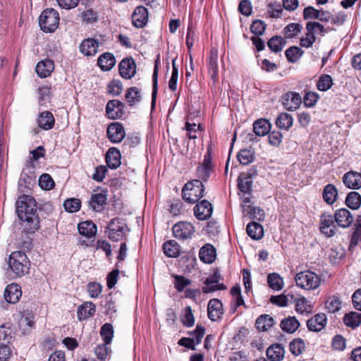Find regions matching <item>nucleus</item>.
Instances as JSON below:
<instances>
[{
	"instance_id": "40",
	"label": "nucleus",
	"mask_w": 361,
	"mask_h": 361,
	"mask_svg": "<svg viewBox=\"0 0 361 361\" xmlns=\"http://www.w3.org/2000/svg\"><path fill=\"white\" fill-rule=\"evenodd\" d=\"M293 123V118L291 115L287 113L280 114L276 120V125L280 129L288 130Z\"/></svg>"
},
{
	"instance_id": "33",
	"label": "nucleus",
	"mask_w": 361,
	"mask_h": 361,
	"mask_svg": "<svg viewBox=\"0 0 361 361\" xmlns=\"http://www.w3.org/2000/svg\"><path fill=\"white\" fill-rule=\"evenodd\" d=\"M37 123L38 126L44 130H50L54 127L55 120L51 112L45 111L40 114Z\"/></svg>"
},
{
	"instance_id": "5",
	"label": "nucleus",
	"mask_w": 361,
	"mask_h": 361,
	"mask_svg": "<svg viewBox=\"0 0 361 361\" xmlns=\"http://www.w3.org/2000/svg\"><path fill=\"white\" fill-rule=\"evenodd\" d=\"M295 281L298 286L307 290L317 289L321 283L319 276L310 271L298 273L295 276Z\"/></svg>"
},
{
	"instance_id": "51",
	"label": "nucleus",
	"mask_w": 361,
	"mask_h": 361,
	"mask_svg": "<svg viewBox=\"0 0 361 361\" xmlns=\"http://www.w3.org/2000/svg\"><path fill=\"white\" fill-rule=\"evenodd\" d=\"M302 28L299 23H290L285 27L283 34L286 38H293L301 32Z\"/></svg>"
},
{
	"instance_id": "56",
	"label": "nucleus",
	"mask_w": 361,
	"mask_h": 361,
	"mask_svg": "<svg viewBox=\"0 0 361 361\" xmlns=\"http://www.w3.org/2000/svg\"><path fill=\"white\" fill-rule=\"evenodd\" d=\"M333 80L329 75H322L319 77L317 87L321 91H326L331 87Z\"/></svg>"
},
{
	"instance_id": "50",
	"label": "nucleus",
	"mask_w": 361,
	"mask_h": 361,
	"mask_svg": "<svg viewBox=\"0 0 361 361\" xmlns=\"http://www.w3.org/2000/svg\"><path fill=\"white\" fill-rule=\"evenodd\" d=\"M312 29V28L311 25H306L307 32L305 33V36L302 37L300 40V45L302 47H311L316 41V37L312 35V32L311 31Z\"/></svg>"
},
{
	"instance_id": "24",
	"label": "nucleus",
	"mask_w": 361,
	"mask_h": 361,
	"mask_svg": "<svg viewBox=\"0 0 361 361\" xmlns=\"http://www.w3.org/2000/svg\"><path fill=\"white\" fill-rule=\"evenodd\" d=\"M95 305L92 302H85L80 305L77 310L78 318L80 321L85 320L94 314Z\"/></svg>"
},
{
	"instance_id": "21",
	"label": "nucleus",
	"mask_w": 361,
	"mask_h": 361,
	"mask_svg": "<svg viewBox=\"0 0 361 361\" xmlns=\"http://www.w3.org/2000/svg\"><path fill=\"white\" fill-rule=\"evenodd\" d=\"M326 324V316L324 313H319L314 315L307 321V326L309 330L312 331H319L324 328Z\"/></svg>"
},
{
	"instance_id": "44",
	"label": "nucleus",
	"mask_w": 361,
	"mask_h": 361,
	"mask_svg": "<svg viewBox=\"0 0 361 361\" xmlns=\"http://www.w3.org/2000/svg\"><path fill=\"white\" fill-rule=\"evenodd\" d=\"M337 195V190L334 185L328 184L324 187L323 198L326 203L329 204H333L336 201Z\"/></svg>"
},
{
	"instance_id": "41",
	"label": "nucleus",
	"mask_w": 361,
	"mask_h": 361,
	"mask_svg": "<svg viewBox=\"0 0 361 361\" xmlns=\"http://www.w3.org/2000/svg\"><path fill=\"white\" fill-rule=\"evenodd\" d=\"M252 181L250 177L245 173H240L238 178V187L244 194H249L251 191Z\"/></svg>"
},
{
	"instance_id": "30",
	"label": "nucleus",
	"mask_w": 361,
	"mask_h": 361,
	"mask_svg": "<svg viewBox=\"0 0 361 361\" xmlns=\"http://www.w3.org/2000/svg\"><path fill=\"white\" fill-rule=\"evenodd\" d=\"M199 255L202 261L211 264L216 259V250L212 245L207 244L200 249Z\"/></svg>"
},
{
	"instance_id": "49",
	"label": "nucleus",
	"mask_w": 361,
	"mask_h": 361,
	"mask_svg": "<svg viewBox=\"0 0 361 361\" xmlns=\"http://www.w3.org/2000/svg\"><path fill=\"white\" fill-rule=\"evenodd\" d=\"M325 305L329 312L334 313L341 310V301L337 296L332 295L327 298Z\"/></svg>"
},
{
	"instance_id": "53",
	"label": "nucleus",
	"mask_w": 361,
	"mask_h": 361,
	"mask_svg": "<svg viewBox=\"0 0 361 361\" xmlns=\"http://www.w3.org/2000/svg\"><path fill=\"white\" fill-rule=\"evenodd\" d=\"M303 51L298 47L293 46L289 47L285 52L288 61L295 62L302 55Z\"/></svg>"
},
{
	"instance_id": "26",
	"label": "nucleus",
	"mask_w": 361,
	"mask_h": 361,
	"mask_svg": "<svg viewBox=\"0 0 361 361\" xmlns=\"http://www.w3.org/2000/svg\"><path fill=\"white\" fill-rule=\"evenodd\" d=\"M35 69L36 73L40 78H47L54 71V64L51 60H42L37 64Z\"/></svg>"
},
{
	"instance_id": "57",
	"label": "nucleus",
	"mask_w": 361,
	"mask_h": 361,
	"mask_svg": "<svg viewBox=\"0 0 361 361\" xmlns=\"http://www.w3.org/2000/svg\"><path fill=\"white\" fill-rule=\"evenodd\" d=\"M39 185L43 190H49L54 188V182L48 173H43L39 178Z\"/></svg>"
},
{
	"instance_id": "58",
	"label": "nucleus",
	"mask_w": 361,
	"mask_h": 361,
	"mask_svg": "<svg viewBox=\"0 0 361 361\" xmlns=\"http://www.w3.org/2000/svg\"><path fill=\"white\" fill-rule=\"evenodd\" d=\"M13 338L12 331L5 325L0 326V344L8 345Z\"/></svg>"
},
{
	"instance_id": "55",
	"label": "nucleus",
	"mask_w": 361,
	"mask_h": 361,
	"mask_svg": "<svg viewBox=\"0 0 361 361\" xmlns=\"http://www.w3.org/2000/svg\"><path fill=\"white\" fill-rule=\"evenodd\" d=\"M289 348L293 355H299L305 348V342L301 338L294 339L290 343Z\"/></svg>"
},
{
	"instance_id": "61",
	"label": "nucleus",
	"mask_w": 361,
	"mask_h": 361,
	"mask_svg": "<svg viewBox=\"0 0 361 361\" xmlns=\"http://www.w3.org/2000/svg\"><path fill=\"white\" fill-rule=\"evenodd\" d=\"M251 31L256 35H262L266 29V24L260 20H254L250 27Z\"/></svg>"
},
{
	"instance_id": "12",
	"label": "nucleus",
	"mask_w": 361,
	"mask_h": 361,
	"mask_svg": "<svg viewBox=\"0 0 361 361\" xmlns=\"http://www.w3.org/2000/svg\"><path fill=\"white\" fill-rule=\"evenodd\" d=\"M119 73L126 79H130L136 73V65L132 57L123 59L119 63Z\"/></svg>"
},
{
	"instance_id": "3",
	"label": "nucleus",
	"mask_w": 361,
	"mask_h": 361,
	"mask_svg": "<svg viewBox=\"0 0 361 361\" xmlns=\"http://www.w3.org/2000/svg\"><path fill=\"white\" fill-rule=\"evenodd\" d=\"M204 187L201 180L195 179L187 183L182 190L183 199L195 204L204 196Z\"/></svg>"
},
{
	"instance_id": "38",
	"label": "nucleus",
	"mask_w": 361,
	"mask_h": 361,
	"mask_svg": "<svg viewBox=\"0 0 361 361\" xmlns=\"http://www.w3.org/2000/svg\"><path fill=\"white\" fill-rule=\"evenodd\" d=\"M274 324V319L271 316L262 314L257 319L255 326L259 331H265L270 329Z\"/></svg>"
},
{
	"instance_id": "29",
	"label": "nucleus",
	"mask_w": 361,
	"mask_h": 361,
	"mask_svg": "<svg viewBox=\"0 0 361 361\" xmlns=\"http://www.w3.org/2000/svg\"><path fill=\"white\" fill-rule=\"evenodd\" d=\"M285 350L281 344H274L267 350V356L270 361H281L283 359Z\"/></svg>"
},
{
	"instance_id": "1",
	"label": "nucleus",
	"mask_w": 361,
	"mask_h": 361,
	"mask_svg": "<svg viewBox=\"0 0 361 361\" xmlns=\"http://www.w3.org/2000/svg\"><path fill=\"white\" fill-rule=\"evenodd\" d=\"M16 213L19 219L23 221L31 222L36 212L35 200L29 195L18 197L16 202Z\"/></svg>"
},
{
	"instance_id": "39",
	"label": "nucleus",
	"mask_w": 361,
	"mask_h": 361,
	"mask_svg": "<svg viewBox=\"0 0 361 361\" xmlns=\"http://www.w3.org/2000/svg\"><path fill=\"white\" fill-rule=\"evenodd\" d=\"M271 125L266 119H259L253 123V131L257 136H264L270 130Z\"/></svg>"
},
{
	"instance_id": "14",
	"label": "nucleus",
	"mask_w": 361,
	"mask_h": 361,
	"mask_svg": "<svg viewBox=\"0 0 361 361\" xmlns=\"http://www.w3.org/2000/svg\"><path fill=\"white\" fill-rule=\"evenodd\" d=\"M302 102L300 95L295 92H288L282 97V104L288 111L296 110Z\"/></svg>"
},
{
	"instance_id": "8",
	"label": "nucleus",
	"mask_w": 361,
	"mask_h": 361,
	"mask_svg": "<svg viewBox=\"0 0 361 361\" xmlns=\"http://www.w3.org/2000/svg\"><path fill=\"white\" fill-rule=\"evenodd\" d=\"M195 232V228L189 222H178L173 227V233L176 238L185 240L190 238Z\"/></svg>"
},
{
	"instance_id": "31",
	"label": "nucleus",
	"mask_w": 361,
	"mask_h": 361,
	"mask_svg": "<svg viewBox=\"0 0 361 361\" xmlns=\"http://www.w3.org/2000/svg\"><path fill=\"white\" fill-rule=\"evenodd\" d=\"M115 63L116 59L114 56L109 52L102 54L97 61L98 66L104 71L111 70L114 66Z\"/></svg>"
},
{
	"instance_id": "42",
	"label": "nucleus",
	"mask_w": 361,
	"mask_h": 361,
	"mask_svg": "<svg viewBox=\"0 0 361 361\" xmlns=\"http://www.w3.org/2000/svg\"><path fill=\"white\" fill-rule=\"evenodd\" d=\"M343 322L353 329L357 327L361 323V313L351 312L346 314L343 317Z\"/></svg>"
},
{
	"instance_id": "60",
	"label": "nucleus",
	"mask_w": 361,
	"mask_h": 361,
	"mask_svg": "<svg viewBox=\"0 0 361 361\" xmlns=\"http://www.w3.org/2000/svg\"><path fill=\"white\" fill-rule=\"evenodd\" d=\"M289 297L292 299L293 298V295H280L276 296H271L270 298V302L273 304L277 305L280 307L287 306L289 302Z\"/></svg>"
},
{
	"instance_id": "2",
	"label": "nucleus",
	"mask_w": 361,
	"mask_h": 361,
	"mask_svg": "<svg viewBox=\"0 0 361 361\" xmlns=\"http://www.w3.org/2000/svg\"><path fill=\"white\" fill-rule=\"evenodd\" d=\"M30 265V261L24 252L16 251L11 254L8 266L16 276L20 277L28 274Z\"/></svg>"
},
{
	"instance_id": "63",
	"label": "nucleus",
	"mask_w": 361,
	"mask_h": 361,
	"mask_svg": "<svg viewBox=\"0 0 361 361\" xmlns=\"http://www.w3.org/2000/svg\"><path fill=\"white\" fill-rule=\"evenodd\" d=\"M190 284V281L182 276H176L174 286L178 292H181L184 288Z\"/></svg>"
},
{
	"instance_id": "28",
	"label": "nucleus",
	"mask_w": 361,
	"mask_h": 361,
	"mask_svg": "<svg viewBox=\"0 0 361 361\" xmlns=\"http://www.w3.org/2000/svg\"><path fill=\"white\" fill-rule=\"evenodd\" d=\"M106 195L103 192L93 194L89 201V205L94 212H101L106 204Z\"/></svg>"
},
{
	"instance_id": "15",
	"label": "nucleus",
	"mask_w": 361,
	"mask_h": 361,
	"mask_svg": "<svg viewBox=\"0 0 361 361\" xmlns=\"http://www.w3.org/2000/svg\"><path fill=\"white\" fill-rule=\"evenodd\" d=\"M212 171V156L208 151L204 155L203 162L197 169V176L202 180L206 181L210 176Z\"/></svg>"
},
{
	"instance_id": "45",
	"label": "nucleus",
	"mask_w": 361,
	"mask_h": 361,
	"mask_svg": "<svg viewBox=\"0 0 361 361\" xmlns=\"http://www.w3.org/2000/svg\"><path fill=\"white\" fill-rule=\"evenodd\" d=\"M267 283L269 286L274 290H280L283 286V279L276 273H272L268 275Z\"/></svg>"
},
{
	"instance_id": "47",
	"label": "nucleus",
	"mask_w": 361,
	"mask_h": 361,
	"mask_svg": "<svg viewBox=\"0 0 361 361\" xmlns=\"http://www.w3.org/2000/svg\"><path fill=\"white\" fill-rule=\"evenodd\" d=\"M285 44L284 39L278 35L272 37L267 42L269 48L275 53L281 51Z\"/></svg>"
},
{
	"instance_id": "59",
	"label": "nucleus",
	"mask_w": 361,
	"mask_h": 361,
	"mask_svg": "<svg viewBox=\"0 0 361 361\" xmlns=\"http://www.w3.org/2000/svg\"><path fill=\"white\" fill-rule=\"evenodd\" d=\"M238 159L241 164L247 165L253 161V154L248 149H242L238 154Z\"/></svg>"
},
{
	"instance_id": "10",
	"label": "nucleus",
	"mask_w": 361,
	"mask_h": 361,
	"mask_svg": "<svg viewBox=\"0 0 361 361\" xmlns=\"http://www.w3.org/2000/svg\"><path fill=\"white\" fill-rule=\"evenodd\" d=\"M124 104L118 99L108 102L106 106V112L111 119L121 118L124 114Z\"/></svg>"
},
{
	"instance_id": "43",
	"label": "nucleus",
	"mask_w": 361,
	"mask_h": 361,
	"mask_svg": "<svg viewBox=\"0 0 361 361\" xmlns=\"http://www.w3.org/2000/svg\"><path fill=\"white\" fill-rule=\"evenodd\" d=\"M141 93L139 89L135 87L127 90L126 99L130 106H133L141 101Z\"/></svg>"
},
{
	"instance_id": "19",
	"label": "nucleus",
	"mask_w": 361,
	"mask_h": 361,
	"mask_svg": "<svg viewBox=\"0 0 361 361\" xmlns=\"http://www.w3.org/2000/svg\"><path fill=\"white\" fill-rule=\"evenodd\" d=\"M22 295L21 288L16 283L8 285L4 291L5 300L10 303H16Z\"/></svg>"
},
{
	"instance_id": "17",
	"label": "nucleus",
	"mask_w": 361,
	"mask_h": 361,
	"mask_svg": "<svg viewBox=\"0 0 361 361\" xmlns=\"http://www.w3.org/2000/svg\"><path fill=\"white\" fill-rule=\"evenodd\" d=\"M194 212L199 220H206L212 214V205L209 201L204 200L196 204Z\"/></svg>"
},
{
	"instance_id": "46",
	"label": "nucleus",
	"mask_w": 361,
	"mask_h": 361,
	"mask_svg": "<svg viewBox=\"0 0 361 361\" xmlns=\"http://www.w3.org/2000/svg\"><path fill=\"white\" fill-rule=\"evenodd\" d=\"M345 204L349 208L357 209L361 205V196L357 192H350L346 197Z\"/></svg>"
},
{
	"instance_id": "25",
	"label": "nucleus",
	"mask_w": 361,
	"mask_h": 361,
	"mask_svg": "<svg viewBox=\"0 0 361 361\" xmlns=\"http://www.w3.org/2000/svg\"><path fill=\"white\" fill-rule=\"evenodd\" d=\"M121 153L118 149L115 147L109 149L106 154V161L108 166L111 169H116L121 165Z\"/></svg>"
},
{
	"instance_id": "36",
	"label": "nucleus",
	"mask_w": 361,
	"mask_h": 361,
	"mask_svg": "<svg viewBox=\"0 0 361 361\" xmlns=\"http://www.w3.org/2000/svg\"><path fill=\"white\" fill-rule=\"evenodd\" d=\"M164 254L169 257H177L180 253V247L173 240L166 241L162 246Z\"/></svg>"
},
{
	"instance_id": "64",
	"label": "nucleus",
	"mask_w": 361,
	"mask_h": 361,
	"mask_svg": "<svg viewBox=\"0 0 361 361\" xmlns=\"http://www.w3.org/2000/svg\"><path fill=\"white\" fill-rule=\"evenodd\" d=\"M123 90V86L121 82L113 80L108 85V92L114 96L121 94Z\"/></svg>"
},
{
	"instance_id": "16",
	"label": "nucleus",
	"mask_w": 361,
	"mask_h": 361,
	"mask_svg": "<svg viewBox=\"0 0 361 361\" xmlns=\"http://www.w3.org/2000/svg\"><path fill=\"white\" fill-rule=\"evenodd\" d=\"M148 20V11L144 6H137L132 14V21L135 27H143Z\"/></svg>"
},
{
	"instance_id": "11",
	"label": "nucleus",
	"mask_w": 361,
	"mask_h": 361,
	"mask_svg": "<svg viewBox=\"0 0 361 361\" xmlns=\"http://www.w3.org/2000/svg\"><path fill=\"white\" fill-rule=\"evenodd\" d=\"M208 317L212 321H217L221 318L224 314L222 302L216 298L211 299L207 305Z\"/></svg>"
},
{
	"instance_id": "27",
	"label": "nucleus",
	"mask_w": 361,
	"mask_h": 361,
	"mask_svg": "<svg viewBox=\"0 0 361 361\" xmlns=\"http://www.w3.org/2000/svg\"><path fill=\"white\" fill-rule=\"evenodd\" d=\"M242 211L244 216H249L250 219L263 221L265 217L264 211L258 207L243 204Z\"/></svg>"
},
{
	"instance_id": "23",
	"label": "nucleus",
	"mask_w": 361,
	"mask_h": 361,
	"mask_svg": "<svg viewBox=\"0 0 361 361\" xmlns=\"http://www.w3.org/2000/svg\"><path fill=\"white\" fill-rule=\"evenodd\" d=\"M98 47L99 43L97 41L94 39L88 38L82 42L80 46V50L84 55L91 56L97 54Z\"/></svg>"
},
{
	"instance_id": "48",
	"label": "nucleus",
	"mask_w": 361,
	"mask_h": 361,
	"mask_svg": "<svg viewBox=\"0 0 361 361\" xmlns=\"http://www.w3.org/2000/svg\"><path fill=\"white\" fill-rule=\"evenodd\" d=\"M295 310L300 314H309L312 311V307L310 302L304 297L295 300Z\"/></svg>"
},
{
	"instance_id": "54",
	"label": "nucleus",
	"mask_w": 361,
	"mask_h": 361,
	"mask_svg": "<svg viewBox=\"0 0 361 361\" xmlns=\"http://www.w3.org/2000/svg\"><path fill=\"white\" fill-rule=\"evenodd\" d=\"M100 334L105 344L111 343L114 336V329L111 324L106 323L101 328Z\"/></svg>"
},
{
	"instance_id": "6",
	"label": "nucleus",
	"mask_w": 361,
	"mask_h": 361,
	"mask_svg": "<svg viewBox=\"0 0 361 361\" xmlns=\"http://www.w3.org/2000/svg\"><path fill=\"white\" fill-rule=\"evenodd\" d=\"M106 228L109 238L114 241L122 240L129 231L126 224L117 218L111 219Z\"/></svg>"
},
{
	"instance_id": "7",
	"label": "nucleus",
	"mask_w": 361,
	"mask_h": 361,
	"mask_svg": "<svg viewBox=\"0 0 361 361\" xmlns=\"http://www.w3.org/2000/svg\"><path fill=\"white\" fill-rule=\"evenodd\" d=\"M222 279L219 270L216 269L212 276L206 279L204 286L202 287V292L209 293L219 290L226 289V286L224 283H220Z\"/></svg>"
},
{
	"instance_id": "13",
	"label": "nucleus",
	"mask_w": 361,
	"mask_h": 361,
	"mask_svg": "<svg viewBox=\"0 0 361 361\" xmlns=\"http://www.w3.org/2000/svg\"><path fill=\"white\" fill-rule=\"evenodd\" d=\"M125 130L122 124L112 123L107 128V136L111 142L114 143L121 142L125 137Z\"/></svg>"
},
{
	"instance_id": "22",
	"label": "nucleus",
	"mask_w": 361,
	"mask_h": 361,
	"mask_svg": "<svg viewBox=\"0 0 361 361\" xmlns=\"http://www.w3.org/2000/svg\"><path fill=\"white\" fill-rule=\"evenodd\" d=\"M34 314L29 310L24 311L19 321V326L23 334L28 333L35 325Z\"/></svg>"
},
{
	"instance_id": "18",
	"label": "nucleus",
	"mask_w": 361,
	"mask_h": 361,
	"mask_svg": "<svg viewBox=\"0 0 361 361\" xmlns=\"http://www.w3.org/2000/svg\"><path fill=\"white\" fill-rule=\"evenodd\" d=\"M343 182L348 188L359 189L361 188V174L354 171H348L344 174Z\"/></svg>"
},
{
	"instance_id": "9",
	"label": "nucleus",
	"mask_w": 361,
	"mask_h": 361,
	"mask_svg": "<svg viewBox=\"0 0 361 361\" xmlns=\"http://www.w3.org/2000/svg\"><path fill=\"white\" fill-rule=\"evenodd\" d=\"M320 221L321 232L327 237L334 235L336 229L334 217L330 214L324 213L321 216Z\"/></svg>"
},
{
	"instance_id": "62",
	"label": "nucleus",
	"mask_w": 361,
	"mask_h": 361,
	"mask_svg": "<svg viewBox=\"0 0 361 361\" xmlns=\"http://www.w3.org/2000/svg\"><path fill=\"white\" fill-rule=\"evenodd\" d=\"M183 324L188 327H190L194 325L195 318L192 314V311L190 307H186L184 311V316L182 319Z\"/></svg>"
},
{
	"instance_id": "35",
	"label": "nucleus",
	"mask_w": 361,
	"mask_h": 361,
	"mask_svg": "<svg viewBox=\"0 0 361 361\" xmlns=\"http://www.w3.org/2000/svg\"><path fill=\"white\" fill-rule=\"evenodd\" d=\"M208 68L212 79L215 82L218 75V53L215 49L211 50Z\"/></svg>"
},
{
	"instance_id": "20",
	"label": "nucleus",
	"mask_w": 361,
	"mask_h": 361,
	"mask_svg": "<svg viewBox=\"0 0 361 361\" xmlns=\"http://www.w3.org/2000/svg\"><path fill=\"white\" fill-rule=\"evenodd\" d=\"M336 224L343 228H347L350 226L353 221V216L347 209H340L336 210L334 216Z\"/></svg>"
},
{
	"instance_id": "32",
	"label": "nucleus",
	"mask_w": 361,
	"mask_h": 361,
	"mask_svg": "<svg viewBox=\"0 0 361 361\" xmlns=\"http://www.w3.org/2000/svg\"><path fill=\"white\" fill-rule=\"evenodd\" d=\"M78 228L80 235L88 238L94 236L97 233V226L91 221H85L80 223Z\"/></svg>"
},
{
	"instance_id": "37",
	"label": "nucleus",
	"mask_w": 361,
	"mask_h": 361,
	"mask_svg": "<svg viewBox=\"0 0 361 361\" xmlns=\"http://www.w3.org/2000/svg\"><path fill=\"white\" fill-rule=\"evenodd\" d=\"M246 231L247 235L254 240H259L264 235L262 226L256 222L249 223L247 226Z\"/></svg>"
},
{
	"instance_id": "34",
	"label": "nucleus",
	"mask_w": 361,
	"mask_h": 361,
	"mask_svg": "<svg viewBox=\"0 0 361 361\" xmlns=\"http://www.w3.org/2000/svg\"><path fill=\"white\" fill-rule=\"evenodd\" d=\"M280 326L283 331L292 334L300 326V323L295 317H288L281 320Z\"/></svg>"
},
{
	"instance_id": "4",
	"label": "nucleus",
	"mask_w": 361,
	"mask_h": 361,
	"mask_svg": "<svg viewBox=\"0 0 361 361\" xmlns=\"http://www.w3.org/2000/svg\"><path fill=\"white\" fill-rule=\"evenodd\" d=\"M59 19V14L56 10L47 8L41 13L39 24L44 32H52L58 27Z\"/></svg>"
},
{
	"instance_id": "52",
	"label": "nucleus",
	"mask_w": 361,
	"mask_h": 361,
	"mask_svg": "<svg viewBox=\"0 0 361 361\" xmlns=\"http://www.w3.org/2000/svg\"><path fill=\"white\" fill-rule=\"evenodd\" d=\"M63 207L66 212L74 213L80 210L81 201L78 198H70L64 201Z\"/></svg>"
}]
</instances>
